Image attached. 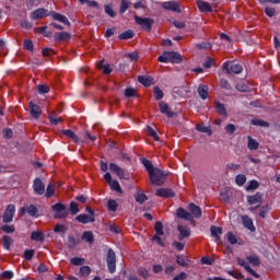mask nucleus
Returning <instances> with one entry per match:
<instances>
[{"instance_id":"nucleus-1","label":"nucleus","mask_w":280,"mask_h":280,"mask_svg":"<svg viewBox=\"0 0 280 280\" xmlns=\"http://www.w3.org/2000/svg\"><path fill=\"white\" fill-rule=\"evenodd\" d=\"M159 62H172L173 65H180L183 57L176 51H164L159 58Z\"/></svg>"},{"instance_id":"nucleus-2","label":"nucleus","mask_w":280,"mask_h":280,"mask_svg":"<svg viewBox=\"0 0 280 280\" xmlns=\"http://www.w3.org/2000/svg\"><path fill=\"white\" fill-rule=\"evenodd\" d=\"M149 178L152 185L161 187V185H164L165 178H167V174L165 173V171H161L160 168L155 167L154 171L150 172Z\"/></svg>"},{"instance_id":"nucleus-3","label":"nucleus","mask_w":280,"mask_h":280,"mask_svg":"<svg viewBox=\"0 0 280 280\" xmlns=\"http://www.w3.org/2000/svg\"><path fill=\"white\" fill-rule=\"evenodd\" d=\"M106 261L108 272H110V275H115V270H117V256L115 255V250L108 249Z\"/></svg>"},{"instance_id":"nucleus-4","label":"nucleus","mask_w":280,"mask_h":280,"mask_svg":"<svg viewBox=\"0 0 280 280\" xmlns=\"http://www.w3.org/2000/svg\"><path fill=\"white\" fill-rule=\"evenodd\" d=\"M104 179L109 185L113 191H116L117 194H124V190L121 189V185H119V182H117V179H113V176L110 175V173H105Z\"/></svg>"},{"instance_id":"nucleus-5","label":"nucleus","mask_w":280,"mask_h":280,"mask_svg":"<svg viewBox=\"0 0 280 280\" xmlns=\"http://www.w3.org/2000/svg\"><path fill=\"white\" fill-rule=\"evenodd\" d=\"M223 71L225 73H234V74H240L241 71H243L242 65L231 62V61H225L222 66Z\"/></svg>"},{"instance_id":"nucleus-6","label":"nucleus","mask_w":280,"mask_h":280,"mask_svg":"<svg viewBox=\"0 0 280 280\" xmlns=\"http://www.w3.org/2000/svg\"><path fill=\"white\" fill-rule=\"evenodd\" d=\"M52 211H55V218H59L60 220L67 218L69 215V210L62 203H56L51 206Z\"/></svg>"},{"instance_id":"nucleus-7","label":"nucleus","mask_w":280,"mask_h":280,"mask_svg":"<svg viewBox=\"0 0 280 280\" xmlns=\"http://www.w3.org/2000/svg\"><path fill=\"white\" fill-rule=\"evenodd\" d=\"M109 171L113 172L114 174H116V176L119 178V180H128V175L126 173V170H124V167H121L115 163H110Z\"/></svg>"},{"instance_id":"nucleus-8","label":"nucleus","mask_w":280,"mask_h":280,"mask_svg":"<svg viewBox=\"0 0 280 280\" xmlns=\"http://www.w3.org/2000/svg\"><path fill=\"white\" fill-rule=\"evenodd\" d=\"M135 21L142 27V30H145L147 32L152 30V24L154 23V20L150 18H139L138 15L135 16Z\"/></svg>"},{"instance_id":"nucleus-9","label":"nucleus","mask_w":280,"mask_h":280,"mask_svg":"<svg viewBox=\"0 0 280 280\" xmlns=\"http://www.w3.org/2000/svg\"><path fill=\"white\" fill-rule=\"evenodd\" d=\"M16 211V208L14 207V205H9L3 213V222L5 224L12 222V220H14V213Z\"/></svg>"},{"instance_id":"nucleus-10","label":"nucleus","mask_w":280,"mask_h":280,"mask_svg":"<svg viewBox=\"0 0 280 280\" xmlns=\"http://www.w3.org/2000/svg\"><path fill=\"white\" fill-rule=\"evenodd\" d=\"M188 211L190 212V215L192 218H202V209L199 206H196V203H189L188 205Z\"/></svg>"},{"instance_id":"nucleus-11","label":"nucleus","mask_w":280,"mask_h":280,"mask_svg":"<svg viewBox=\"0 0 280 280\" xmlns=\"http://www.w3.org/2000/svg\"><path fill=\"white\" fill-rule=\"evenodd\" d=\"M162 8L164 10H170L171 12H180V4L176 1L162 2Z\"/></svg>"},{"instance_id":"nucleus-12","label":"nucleus","mask_w":280,"mask_h":280,"mask_svg":"<svg viewBox=\"0 0 280 280\" xmlns=\"http://www.w3.org/2000/svg\"><path fill=\"white\" fill-rule=\"evenodd\" d=\"M33 189L37 196H43V194H45V184L40 178H35Z\"/></svg>"},{"instance_id":"nucleus-13","label":"nucleus","mask_w":280,"mask_h":280,"mask_svg":"<svg viewBox=\"0 0 280 280\" xmlns=\"http://www.w3.org/2000/svg\"><path fill=\"white\" fill-rule=\"evenodd\" d=\"M159 106H160V112H161L163 115H166V117H168V118L176 117V113H175V112H172V110L170 109V105H167V103H165V102H160V103H159Z\"/></svg>"},{"instance_id":"nucleus-14","label":"nucleus","mask_w":280,"mask_h":280,"mask_svg":"<svg viewBox=\"0 0 280 280\" xmlns=\"http://www.w3.org/2000/svg\"><path fill=\"white\" fill-rule=\"evenodd\" d=\"M160 198H174L176 194L170 188H159L155 192Z\"/></svg>"},{"instance_id":"nucleus-15","label":"nucleus","mask_w":280,"mask_h":280,"mask_svg":"<svg viewBox=\"0 0 280 280\" xmlns=\"http://www.w3.org/2000/svg\"><path fill=\"white\" fill-rule=\"evenodd\" d=\"M45 16H49V11H47V9L39 8L32 12L33 21H38L39 19H45Z\"/></svg>"},{"instance_id":"nucleus-16","label":"nucleus","mask_w":280,"mask_h":280,"mask_svg":"<svg viewBox=\"0 0 280 280\" xmlns=\"http://www.w3.org/2000/svg\"><path fill=\"white\" fill-rule=\"evenodd\" d=\"M211 236L214 237L217 244H222V238L220 237L222 235V228L212 225L210 228Z\"/></svg>"},{"instance_id":"nucleus-17","label":"nucleus","mask_w":280,"mask_h":280,"mask_svg":"<svg viewBox=\"0 0 280 280\" xmlns=\"http://www.w3.org/2000/svg\"><path fill=\"white\" fill-rule=\"evenodd\" d=\"M31 108V115L34 119H38L40 115H43V110L40 109V106L36 105L35 103H30Z\"/></svg>"},{"instance_id":"nucleus-18","label":"nucleus","mask_w":280,"mask_h":280,"mask_svg":"<svg viewBox=\"0 0 280 280\" xmlns=\"http://www.w3.org/2000/svg\"><path fill=\"white\" fill-rule=\"evenodd\" d=\"M77 222H80L81 224H90V222H95V217L89 215V214H79L75 218Z\"/></svg>"},{"instance_id":"nucleus-19","label":"nucleus","mask_w":280,"mask_h":280,"mask_svg":"<svg viewBox=\"0 0 280 280\" xmlns=\"http://www.w3.org/2000/svg\"><path fill=\"white\" fill-rule=\"evenodd\" d=\"M177 231L179 232L178 240L183 241L185 237H189L191 235V230H189L188 226L185 225H178Z\"/></svg>"},{"instance_id":"nucleus-20","label":"nucleus","mask_w":280,"mask_h":280,"mask_svg":"<svg viewBox=\"0 0 280 280\" xmlns=\"http://www.w3.org/2000/svg\"><path fill=\"white\" fill-rule=\"evenodd\" d=\"M264 200L261 194L257 192L254 196H247V202L248 205H261V201Z\"/></svg>"},{"instance_id":"nucleus-21","label":"nucleus","mask_w":280,"mask_h":280,"mask_svg":"<svg viewBox=\"0 0 280 280\" xmlns=\"http://www.w3.org/2000/svg\"><path fill=\"white\" fill-rule=\"evenodd\" d=\"M200 100H207L209 97V86L200 84L197 89Z\"/></svg>"},{"instance_id":"nucleus-22","label":"nucleus","mask_w":280,"mask_h":280,"mask_svg":"<svg viewBox=\"0 0 280 280\" xmlns=\"http://www.w3.org/2000/svg\"><path fill=\"white\" fill-rule=\"evenodd\" d=\"M177 217L182 218V220L194 222V218L191 217V214L183 208L177 209Z\"/></svg>"},{"instance_id":"nucleus-23","label":"nucleus","mask_w":280,"mask_h":280,"mask_svg":"<svg viewBox=\"0 0 280 280\" xmlns=\"http://www.w3.org/2000/svg\"><path fill=\"white\" fill-rule=\"evenodd\" d=\"M51 16H52L54 21H58L59 23H63V25H71V23L69 22V19H67V16H65L60 13L52 12Z\"/></svg>"},{"instance_id":"nucleus-24","label":"nucleus","mask_w":280,"mask_h":280,"mask_svg":"<svg viewBox=\"0 0 280 280\" xmlns=\"http://www.w3.org/2000/svg\"><path fill=\"white\" fill-rule=\"evenodd\" d=\"M97 68L105 73V75H108V73H113V67L108 63H104V60H101L97 63Z\"/></svg>"},{"instance_id":"nucleus-25","label":"nucleus","mask_w":280,"mask_h":280,"mask_svg":"<svg viewBox=\"0 0 280 280\" xmlns=\"http://www.w3.org/2000/svg\"><path fill=\"white\" fill-rule=\"evenodd\" d=\"M242 223L245 226V229H248V231H255V225L253 224V219H250L248 215L242 217Z\"/></svg>"},{"instance_id":"nucleus-26","label":"nucleus","mask_w":280,"mask_h":280,"mask_svg":"<svg viewBox=\"0 0 280 280\" xmlns=\"http://www.w3.org/2000/svg\"><path fill=\"white\" fill-rule=\"evenodd\" d=\"M197 7L199 8V10L201 12H212V8L211 4H209V2L202 1V0H198L197 1Z\"/></svg>"},{"instance_id":"nucleus-27","label":"nucleus","mask_w":280,"mask_h":280,"mask_svg":"<svg viewBox=\"0 0 280 280\" xmlns=\"http://www.w3.org/2000/svg\"><path fill=\"white\" fill-rule=\"evenodd\" d=\"M138 82L143 84V86H152V84H154V79L152 77H138Z\"/></svg>"},{"instance_id":"nucleus-28","label":"nucleus","mask_w":280,"mask_h":280,"mask_svg":"<svg viewBox=\"0 0 280 280\" xmlns=\"http://www.w3.org/2000/svg\"><path fill=\"white\" fill-rule=\"evenodd\" d=\"M62 135H65L66 137H69V139H72V141L74 143H80V138L75 135V132H73L72 130L70 129H66L62 131Z\"/></svg>"},{"instance_id":"nucleus-29","label":"nucleus","mask_w":280,"mask_h":280,"mask_svg":"<svg viewBox=\"0 0 280 280\" xmlns=\"http://www.w3.org/2000/svg\"><path fill=\"white\" fill-rule=\"evenodd\" d=\"M31 240L33 242H44L45 241V234L43 232H38V231L32 232Z\"/></svg>"},{"instance_id":"nucleus-30","label":"nucleus","mask_w":280,"mask_h":280,"mask_svg":"<svg viewBox=\"0 0 280 280\" xmlns=\"http://www.w3.org/2000/svg\"><path fill=\"white\" fill-rule=\"evenodd\" d=\"M248 142H247V148L248 150H259V142L257 140L253 139V137H247Z\"/></svg>"},{"instance_id":"nucleus-31","label":"nucleus","mask_w":280,"mask_h":280,"mask_svg":"<svg viewBox=\"0 0 280 280\" xmlns=\"http://www.w3.org/2000/svg\"><path fill=\"white\" fill-rule=\"evenodd\" d=\"M14 243V241L12 240V237L4 235L2 237V246L5 250H10V246H12V244Z\"/></svg>"},{"instance_id":"nucleus-32","label":"nucleus","mask_w":280,"mask_h":280,"mask_svg":"<svg viewBox=\"0 0 280 280\" xmlns=\"http://www.w3.org/2000/svg\"><path fill=\"white\" fill-rule=\"evenodd\" d=\"M217 113L219 115H223V117H229V113H226V107L222 103H215Z\"/></svg>"},{"instance_id":"nucleus-33","label":"nucleus","mask_w":280,"mask_h":280,"mask_svg":"<svg viewBox=\"0 0 280 280\" xmlns=\"http://www.w3.org/2000/svg\"><path fill=\"white\" fill-rule=\"evenodd\" d=\"M196 130H198V132H203L206 135H209V137H211V135H213V131L211 130V127L197 125Z\"/></svg>"},{"instance_id":"nucleus-34","label":"nucleus","mask_w":280,"mask_h":280,"mask_svg":"<svg viewBox=\"0 0 280 280\" xmlns=\"http://www.w3.org/2000/svg\"><path fill=\"white\" fill-rule=\"evenodd\" d=\"M69 38H71V35L67 32L55 34V40H69Z\"/></svg>"},{"instance_id":"nucleus-35","label":"nucleus","mask_w":280,"mask_h":280,"mask_svg":"<svg viewBox=\"0 0 280 280\" xmlns=\"http://www.w3.org/2000/svg\"><path fill=\"white\" fill-rule=\"evenodd\" d=\"M82 240H84V242H88V244H93V242L95 240L93 236V232H91V231L84 232L82 235Z\"/></svg>"},{"instance_id":"nucleus-36","label":"nucleus","mask_w":280,"mask_h":280,"mask_svg":"<svg viewBox=\"0 0 280 280\" xmlns=\"http://www.w3.org/2000/svg\"><path fill=\"white\" fill-rule=\"evenodd\" d=\"M247 261L252 264V266H259L261 261L259 260V256L257 255H249L246 257Z\"/></svg>"},{"instance_id":"nucleus-37","label":"nucleus","mask_w":280,"mask_h":280,"mask_svg":"<svg viewBox=\"0 0 280 280\" xmlns=\"http://www.w3.org/2000/svg\"><path fill=\"white\" fill-rule=\"evenodd\" d=\"M235 183L236 185H238V187L246 185V175L244 174L236 175Z\"/></svg>"},{"instance_id":"nucleus-38","label":"nucleus","mask_w":280,"mask_h":280,"mask_svg":"<svg viewBox=\"0 0 280 280\" xmlns=\"http://www.w3.org/2000/svg\"><path fill=\"white\" fill-rule=\"evenodd\" d=\"M135 36V33L131 30H128L124 33H121L118 38H120V40H128L129 38H132Z\"/></svg>"},{"instance_id":"nucleus-39","label":"nucleus","mask_w":280,"mask_h":280,"mask_svg":"<svg viewBox=\"0 0 280 280\" xmlns=\"http://www.w3.org/2000/svg\"><path fill=\"white\" fill-rule=\"evenodd\" d=\"M48 119L50 121V124H52V126H58V124H60V121H62V118L56 116V113H52L48 116Z\"/></svg>"},{"instance_id":"nucleus-40","label":"nucleus","mask_w":280,"mask_h":280,"mask_svg":"<svg viewBox=\"0 0 280 280\" xmlns=\"http://www.w3.org/2000/svg\"><path fill=\"white\" fill-rule=\"evenodd\" d=\"M135 198H136V202H139V205H143V202L148 200V196H145V194L141 191L137 192Z\"/></svg>"},{"instance_id":"nucleus-41","label":"nucleus","mask_w":280,"mask_h":280,"mask_svg":"<svg viewBox=\"0 0 280 280\" xmlns=\"http://www.w3.org/2000/svg\"><path fill=\"white\" fill-rule=\"evenodd\" d=\"M142 165H144L145 170L149 172V175H150V172H154L156 167H154V165H152V162H150V160H145V159H142Z\"/></svg>"},{"instance_id":"nucleus-42","label":"nucleus","mask_w":280,"mask_h":280,"mask_svg":"<svg viewBox=\"0 0 280 280\" xmlns=\"http://www.w3.org/2000/svg\"><path fill=\"white\" fill-rule=\"evenodd\" d=\"M125 58H128L130 62H137L139 60V52H128L125 55Z\"/></svg>"},{"instance_id":"nucleus-43","label":"nucleus","mask_w":280,"mask_h":280,"mask_svg":"<svg viewBox=\"0 0 280 280\" xmlns=\"http://www.w3.org/2000/svg\"><path fill=\"white\" fill-rule=\"evenodd\" d=\"M117 207H119V205L117 203L116 200H114V199L108 200L107 209H109L110 211L115 212V211H117Z\"/></svg>"},{"instance_id":"nucleus-44","label":"nucleus","mask_w":280,"mask_h":280,"mask_svg":"<svg viewBox=\"0 0 280 280\" xmlns=\"http://www.w3.org/2000/svg\"><path fill=\"white\" fill-rule=\"evenodd\" d=\"M80 244V242L78 240H75V237L73 236H68V246L69 248H75V246H78Z\"/></svg>"},{"instance_id":"nucleus-45","label":"nucleus","mask_w":280,"mask_h":280,"mask_svg":"<svg viewBox=\"0 0 280 280\" xmlns=\"http://www.w3.org/2000/svg\"><path fill=\"white\" fill-rule=\"evenodd\" d=\"M153 93H154L155 100L158 101L163 100V91L159 86L153 88Z\"/></svg>"},{"instance_id":"nucleus-46","label":"nucleus","mask_w":280,"mask_h":280,"mask_svg":"<svg viewBox=\"0 0 280 280\" xmlns=\"http://www.w3.org/2000/svg\"><path fill=\"white\" fill-rule=\"evenodd\" d=\"M72 266H84V258L74 257L70 259Z\"/></svg>"},{"instance_id":"nucleus-47","label":"nucleus","mask_w":280,"mask_h":280,"mask_svg":"<svg viewBox=\"0 0 280 280\" xmlns=\"http://www.w3.org/2000/svg\"><path fill=\"white\" fill-rule=\"evenodd\" d=\"M37 93L39 95H45V93H49V86L42 84V85H37Z\"/></svg>"},{"instance_id":"nucleus-48","label":"nucleus","mask_w":280,"mask_h":280,"mask_svg":"<svg viewBox=\"0 0 280 280\" xmlns=\"http://www.w3.org/2000/svg\"><path fill=\"white\" fill-rule=\"evenodd\" d=\"M235 130H237V127H236L235 125H233V124H228V125L225 126V132H226L228 135H234V133H235Z\"/></svg>"},{"instance_id":"nucleus-49","label":"nucleus","mask_w":280,"mask_h":280,"mask_svg":"<svg viewBox=\"0 0 280 280\" xmlns=\"http://www.w3.org/2000/svg\"><path fill=\"white\" fill-rule=\"evenodd\" d=\"M252 124H253V126H260L261 128L268 127V122L264 121L261 119H253Z\"/></svg>"},{"instance_id":"nucleus-50","label":"nucleus","mask_w":280,"mask_h":280,"mask_svg":"<svg viewBox=\"0 0 280 280\" xmlns=\"http://www.w3.org/2000/svg\"><path fill=\"white\" fill-rule=\"evenodd\" d=\"M70 211H71L72 215L80 213V208L78 207L77 202L72 201L70 203Z\"/></svg>"},{"instance_id":"nucleus-51","label":"nucleus","mask_w":280,"mask_h":280,"mask_svg":"<svg viewBox=\"0 0 280 280\" xmlns=\"http://www.w3.org/2000/svg\"><path fill=\"white\" fill-rule=\"evenodd\" d=\"M105 13L108 14V16H110L112 19H115V16H117V13L113 10V8L110 5H105Z\"/></svg>"},{"instance_id":"nucleus-52","label":"nucleus","mask_w":280,"mask_h":280,"mask_svg":"<svg viewBox=\"0 0 280 280\" xmlns=\"http://www.w3.org/2000/svg\"><path fill=\"white\" fill-rule=\"evenodd\" d=\"M39 34H43L46 38H49L51 36V32L47 31V26H42L38 28Z\"/></svg>"},{"instance_id":"nucleus-53","label":"nucleus","mask_w":280,"mask_h":280,"mask_svg":"<svg viewBox=\"0 0 280 280\" xmlns=\"http://www.w3.org/2000/svg\"><path fill=\"white\" fill-rule=\"evenodd\" d=\"M155 233L156 235H163V223L161 221H158L155 223Z\"/></svg>"},{"instance_id":"nucleus-54","label":"nucleus","mask_w":280,"mask_h":280,"mask_svg":"<svg viewBox=\"0 0 280 280\" xmlns=\"http://www.w3.org/2000/svg\"><path fill=\"white\" fill-rule=\"evenodd\" d=\"M270 211V207L268 206H262L260 208V211H259V217L260 218H266V215H268V212Z\"/></svg>"},{"instance_id":"nucleus-55","label":"nucleus","mask_w":280,"mask_h":280,"mask_svg":"<svg viewBox=\"0 0 280 280\" xmlns=\"http://www.w3.org/2000/svg\"><path fill=\"white\" fill-rule=\"evenodd\" d=\"M220 86L221 89H225V91H231V83H229V81H226L225 79H221L220 81Z\"/></svg>"},{"instance_id":"nucleus-56","label":"nucleus","mask_w":280,"mask_h":280,"mask_svg":"<svg viewBox=\"0 0 280 280\" xmlns=\"http://www.w3.org/2000/svg\"><path fill=\"white\" fill-rule=\"evenodd\" d=\"M129 7H130V3L128 2V0H121L120 14H124V12H126V10H128Z\"/></svg>"},{"instance_id":"nucleus-57","label":"nucleus","mask_w":280,"mask_h":280,"mask_svg":"<svg viewBox=\"0 0 280 280\" xmlns=\"http://www.w3.org/2000/svg\"><path fill=\"white\" fill-rule=\"evenodd\" d=\"M213 65H215L213 59H211V57H207L206 61L203 62L205 69H211V67H213Z\"/></svg>"},{"instance_id":"nucleus-58","label":"nucleus","mask_w":280,"mask_h":280,"mask_svg":"<svg viewBox=\"0 0 280 280\" xmlns=\"http://www.w3.org/2000/svg\"><path fill=\"white\" fill-rule=\"evenodd\" d=\"M147 130L150 137H152V139H154L155 141H159V133H156V130H154L152 127H148Z\"/></svg>"},{"instance_id":"nucleus-59","label":"nucleus","mask_w":280,"mask_h":280,"mask_svg":"<svg viewBox=\"0 0 280 280\" xmlns=\"http://www.w3.org/2000/svg\"><path fill=\"white\" fill-rule=\"evenodd\" d=\"M80 273L83 276V277H89V275H91V267L89 266H83L80 268Z\"/></svg>"},{"instance_id":"nucleus-60","label":"nucleus","mask_w":280,"mask_h":280,"mask_svg":"<svg viewBox=\"0 0 280 280\" xmlns=\"http://www.w3.org/2000/svg\"><path fill=\"white\" fill-rule=\"evenodd\" d=\"M228 242L233 245L237 244V237L235 236V234H233L232 232H229Z\"/></svg>"},{"instance_id":"nucleus-61","label":"nucleus","mask_w":280,"mask_h":280,"mask_svg":"<svg viewBox=\"0 0 280 280\" xmlns=\"http://www.w3.org/2000/svg\"><path fill=\"white\" fill-rule=\"evenodd\" d=\"M138 275H139V277H142L143 279H148V277H149L148 269L140 267L138 269Z\"/></svg>"},{"instance_id":"nucleus-62","label":"nucleus","mask_w":280,"mask_h":280,"mask_svg":"<svg viewBox=\"0 0 280 280\" xmlns=\"http://www.w3.org/2000/svg\"><path fill=\"white\" fill-rule=\"evenodd\" d=\"M259 187V182L257 180H250L248 186H247V190H250V189H257Z\"/></svg>"},{"instance_id":"nucleus-63","label":"nucleus","mask_w":280,"mask_h":280,"mask_svg":"<svg viewBox=\"0 0 280 280\" xmlns=\"http://www.w3.org/2000/svg\"><path fill=\"white\" fill-rule=\"evenodd\" d=\"M24 257L27 261H31L32 257H34V249H27L24 252Z\"/></svg>"},{"instance_id":"nucleus-64","label":"nucleus","mask_w":280,"mask_h":280,"mask_svg":"<svg viewBox=\"0 0 280 280\" xmlns=\"http://www.w3.org/2000/svg\"><path fill=\"white\" fill-rule=\"evenodd\" d=\"M1 230L3 231V233H14L13 225H2Z\"/></svg>"}]
</instances>
